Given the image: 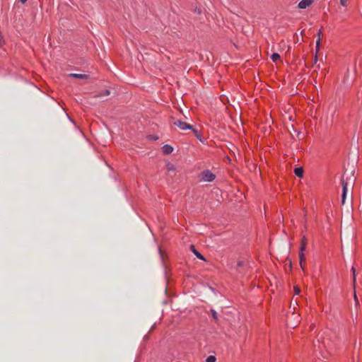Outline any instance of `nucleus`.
I'll return each instance as SVG.
<instances>
[{
    "mask_svg": "<svg viewBox=\"0 0 362 362\" xmlns=\"http://www.w3.org/2000/svg\"><path fill=\"white\" fill-rule=\"evenodd\" d=\"M354 301H355L356 306L359 305V301H358V299L357 298L356 293H354Z\"/></svg>",
    "mask_w": 362,
    "mask_h": 362,
    "instance_id": "obj_20",
    "label": "nucleus"
},
{
    "mask_svg": "<svg viewBox=\"0 0 362 362\" xmlns=\"http://www.w3.org/2000/svg\"><path fill=\"white\" fill-rule=\"evenodd\" d=\"M194 13L197 16H199V18L198 20L202 21V18H203V16H202V11L200 8H197L196 7L194 10Z\"/></svg>",
    "mask_w": 362,
    "mask_h": 362,
    "instance_id": "obj_10",
    "label": "nucleus"
},
{
    "mask_svg": "<svg viewBox=\"0 0 362 362\" xmlns=\"http://www.w3.org/2000/svg\"><path fill=\"white\" fill-rule=\"evenodd\" d=\"M318 37H320L321 38V30H320L318 32Z\"/></svg>",
    "mask_w": 362,
    "mask_h": 362,
    "instance_id": "obj_26",
    "label": "nucleus"
},
{
    "mask_svg": "<svg viewBox=\"0 0 362 362\" xmlns=\"http://www.w3.org/2000/svg\"><path fill=\"white\" fill-rule=\"evenodd\" d=\"M173 124L179 127L181 130L192 129L195 134H197V131L193 129V127L192 125L181 120H175L173 122Z\"/></svg>",
    "mask_w": 362,
    "mask_h": 362,
    "instance_id": "obj_3",
    "label": "nucleus"
},
{
    "mask_svg": "<svg viewBox=\"0 0 362 362\" xmlns=\"http://www.w3.org/2000/svg\"><path fill=\"white\" fill-rule=\"evenodd\" d=\"M305 247H306V240H305V238L304 237L303 239H302V243H301V246H300V252H303V251L305 250Z\"/></svg>",
    "mask_w": 362,
    "mask_h": 362,
    "instance_id": "obj_16",
    "label": "nucleus"
},
{
    "mask_svg": "<svg viewBox=\"0 0 362 362\" xmlns=\"http://www.w3.org/2000/svg\"><path fill=\"white\" fill-rule=\"evenodd\" d=\"M237 265H238V267H242V266L243 265V261H239V262H238V264H237Z\"/></svg>",
    "mask_w": 362,
    "mask_h": 362,
    "instance_id": "obj_23",
    "label": "nucleus"
},
{
    "mask_svg": "<svg viewBox=\"0 0 362 362\" xmlns=\"http://www.w3.org/2000/svg\"><path fill=\"white\" fill-rule=\"evenodd\" d=\"M110 92L109 90H105L103 91L100 92L99 94L95 95V98L103 97V96L110 95Z\"/></svg>",
    "mask_w": 362,
    "mask_h": 362,
    "instance_id": "obj_12",
    "label": "nucleus"
},
{
    "mask_svg": "<svg viewBox=\"0 0 362 362\" xmlns=\"http://www.w3.org/2000/svg\"><path fill=\"white\" fill-rule=\"evenodd\" d=\"M320 42H321V38L320 37H318V39L316 41V54H315V59H314V63L315 64L317 62V53L319 52L320 50Z\"/></svg>",
    "mask_w": 362,
    "mask_h": 362,
    "instance_id": "obj_9",
    "label": "nucleus"
},
{
    "mask_svg": "<svg viewBox=\"0 0 362 362\" xmlns=\"http://www.w3.org/2000/svg\"><path fill=\"white\" fill-rule=\"evenodd\" d=\"M294 173H295L296 175L298 177H302L303 176V168H296L294 170Z\"/></svg>",
    "mask_w": 362,
    "mask_h": 362,
    "instance_id": "obj_11",
    "label": "nucleus"
},
{
    "mask_svg": "<svg viewBox=\"0 0 362 362\" xmlns=\"http://www.w3.org/2000/svg\"><path fill=\"white\" fill-rule=\"evenodd\" d=\"M1 45H2V37L0 35V47L1 46Z\"/></svg>",
    "mask_w": 362,
    "mask_h": 362,
    "instance_id": "obj_24",
    "label": "nucleus"
},
{
    "mask_svg": "<svg viewBox=\"0 0 362 362\" xmlns=\"http://www.w3.org/2000/svg\"><path fill=\"white\" fill-rule=\"evenodd\" d=\"M147 335L144 336V339H147Z\"/></svg>",
    "mask_w": 362,
    "mask_h": 362,
    "instance_id": "obj_29",
    "label": "nucleus"
},
{
    "mask_svg": "<svg viewBox=\"0 0 362 362\" xmlns=\"http://www.w3.org/2000/svg\"><path fill=\"white\" fill-rule=\"evenodd\" d=\"M299 258H300V265L303 270L305 269V257L304 252H300L299 253Z\"/></svg>",
    "mask_w": 362,
    "mask_h": 362,
    "instance_id": "obj_7",
    "label": "nucleus"
},
{
    "mask_svg": "<svg viewBox=\"0 0 362 362\" xmlns=\"http://www.w3.org/2000/svg\"><path fill=\"white\" fill-rule=\"evenodd\" d=\"M211 313L212 317H213L215 320H218V317H217V313H216V312L214 310H211Z\"/></svg>",
    "mask_w": 362,
    "mask_h": 362,
    "instance_id": "obj_19",
    "label": "nucleus"
},
{
    "mask_svg": "<svg viewBox=\"0 0 362 362\" xmlns=\"http://www.w3.org/2000/svg\"><path fill=\"white\" fill-rule=\"evenodd\" d=\"M153 329V325H152V326H151V329H150L149 332H151Z\"/></svg>",
    "mask_w": 362,
    "mask_h": 362,
    "instance_id": "obj_28",
    "label": "nucleus"
},
{
    "mask_svg": "<svg viewBox=\"0 0 362 362\" xmlns=\"http://www.w3.org/2000/svg\"><path fill=\"white\" fill-rule=\"evenodd\" d=\"M206 361V362H216V357L214 356H209V357H207Z\"/></svg>",
    "mask_w": 362,
    "mask_h": 362,
    "instance_id": "obj_17",
    "label": "nucleus"
},
{
    "mask_svg": "<svg viewBox=\"0 0 362 362\" xmlns=\"http://www.w3.org/2000/svg\"><path fill=\"white\" fill-rule=\"evenodd\" d=\"M159 252H160L161 258H163V254H162V252H161L160 249H159Z\"/></svg>",
    "mask_w": 362,
    "mask_h": 362,
    "instance_id": "obj_27",
    "label": "nucleus"
},
{
    "mask_svg": "<svg viewBox=\"0 0 362 362\" xmlns=\"http://www.w3.org/2000/svg\"><path fill=\"white\" fill-rule=\"evenodd\" d=\"M166 168H167V170L168 172H173L174 173L176 170L175 165L172 163H168L167 165H166Z\"/></svg>",
    "mask_w": 362,
    "mask_h": 362,
    "instance_id": "obj_14",
    "label": "nucleus"
},
{
    "mask_svg": "<svg viewBox=\"0 0 362 362\" xmlns=\"http://www.w3.org/2000/svg\"><path fill=\"white\" fill-rule=\"evenodd\" d=\"M293 290H294V293H295L296 295H299V294H300V288H299L298 286H295L293 287Z\"/></svg>",
    "mask_w": 362,
    "mask_h": 362,
    "instance_id": "obj_18",
    "label": "nucleus"
},
{
    "mask_svg": "<svg viewBox=\"0 0 362 362\" xmlns=\"http://www.w3.org/2000/svg\"><path fill=\"white\" fill-rule=\"evenodd\" d=\"M347 1L348 0H340V4L343 6H346L347 5Z\"/></svg>",
    "mask_w": 362,
    "mask_h": 362,
    "instance_id": "obj_22",
    "label": "nucleus"
},
{
    "mask_svg": "<svg viewBox=\"0 0 362 362\" xmlns=\"http://www.w3.org/2000/svg\"><path fill=\"white\" fill-rule=\"evenodd\" d=\"M354 173V171H351L350 173L349 177H346V179L342 177V179H341V185H342L341 204H345V199H346V194H347V191H348V187L350 186L352 187L354 185V180H355L354 178L353 177Z\"/></svg>",
    "mask_w": 362,
    "mask_h": 362,
    "instance_id": "obj_1",
    "label": "nucleus"
},
{
    "mask_svg": "<svg viewBox=\"0 0 362 362\" xmlns=\"http://www.w3.org/2000/svg\"><path fill=\"white\" fill-rule=\"evenodd\" d=\"M271 59L274 62H276L280 59V55L277 53H274L272 54Z\"/></svg>",
    "mask_w": 362,
    "mask_h": 362,
    "instance_id": "obj_15",
    "label": "nucleus"
},
{
    "mask_svg": "<svg viewBox=\"0 0 362 362\" xmlns=\"http://www.w3.org/2000/svg\"><path fill=\"white\" fill-rule=\"evenodd\" d=\"M349 74H350V71H349V69H348L346 71V73L344 76V80H343L344 83L348 84V85L349 84Z\"/></svg>",
    "mask_w": 362,
    "mask_h": 362,
    "instance_id": "obj_13",
    "label": "nucleus"
},
{
    "mask_svg": "<svg viewBox=\"0 0 362 362\" xmlns=\"http://www.w3.org/2000/svg\"><path fill=\"white\" fill-rule=\"evenodd\" d=\"M313 3V0H301L298 4V8L305 9L309 7Z\"/></svg>",
    "mask_w": 362,
    "mask_h": 362,
    "instance_id": "obj_4",
    "label": "nucleus"
},
{
    "mask_svg": "<svg viewBox=\"0 0 362 362\" xmlns=\"http://www.w3.org/2000/svg\"><path fill=\"white\" fill-rule=\"evenodd\" d=\"M190 248H191L192 252L196 255V257L197 258L205 261L204 257L195 249V247L193 245H190Z\"/></svg>",
    "mask_w": 362,
    "mask_h": 362,
    "instance_id": "obj_6",
    "label": "nucleus"
},
{
    "mask_svg": "<svg viewBox=\"0 0 362 362\" xmlns=\"http://www.w3.org/2000/svg\"><path fill=\"white\" fill-rule=\"evenodd\" d=\"M173 151V148L170 145L165 144L163 147V153H165V154H169V153H172Z\"/></svg>",
    "mask_w": 362,
    "mask_h": 362,
    "instance_id": "obj_8",
    "label": "nucleus"
},
{
    "mask_svg": "<svg viewBox=\"0 0 362 362\" xmlns=\"http://www.w3.org/2000/svg\"><path fill=\"white\" fill-rule=\"evenodd\" d=\"M200 180L202 182H212L216 178V175L209 170H205L200 173Z\"/></svg>",
    "mask_w": 362,
    "mask_h": 362,
    "instance_id": "obj_2",
    "label": "nucleus"
},
{
    "mask_svg": "<svg viewBox=\"0 0 362 362\" xmlns=\"http://www.w3.org/2000/svg\"><path fill=\"white\" fill-rule=\"evenodd\" d=\"M69 77L74 78H78V79H88L89 78V75L88 74H69Z\"/></svg>",
    "mask_w": 362,
    "mask_h": 362,
    "instance_id": "obj_5",
    "label": "nucleus"
},
{
    "mask_svg": "<svg viewBox=\"0 0 362 362\" xmlns=\"http://www.w3.org/2000/svg\"><path fill=\"white\" fill-rule=\"evenodd\" d=\"M19 1L22 4H25L27 1V0H19Z\"/></svg>",
    "mask_w": 362,
    "mask_h": 362,
    "instance_id": "obj_25",
    "label": "nucleus"
},
{
    "mask_svg": "<svg viewBox=\"0 0 362 362\" xmlns=\"http://www.w3.org/2000/svg\"><path fill=\"white\" fill-rule=\"evenodd\" d=\"M351 271L353 272V276H354V283L355 284V282H356V275H355L356 270H355V268L354 267H352Z\"/></svg>",
    "mask_w": 362,
    "mask_h": 362,
    "instance_id": "obj_21",
    "label": "nucleus"
}]
</instances>
